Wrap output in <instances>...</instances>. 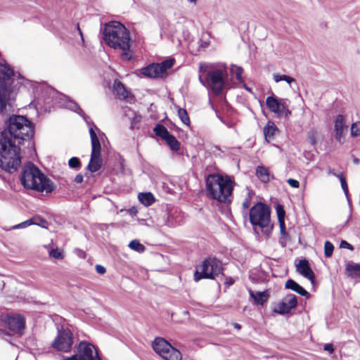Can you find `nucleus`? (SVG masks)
Returning <instances> with one entry per match:
<instances>
[{
	"mask_svg": "<svg viewBox=\"0 0 360 360\" xmlns=\"http://www.w3.org/2000/svg\"><path fill=\"white\" fill-rule=\"evenodd\" d=\"M256 173L259 179L264 183H267L270 181V175L269 170L263 167L258 166L256 169Z\"/></svg>",
	"mask_w": 360,
	"mask_h": 360,
	"instance_id": "a878e982",
	"label": "nucleus"
},
{
	"mask_svg": "<svg viewBox=\"0 0 360 360\" xmlns=\"http://www.w3.org/2000/svg\"><path fill=\"white\" fill-rule=\"evenodd\" d=\"M292 115V112L288 108V103H286L285 108L282 109L281 116H284L285 118H289Z\"/></svg>",
	"mask_w": 360,
	"mask_h": 360,
	"instance_id": "c03bdc74",
	"label": "nucleus"
},
{
	"mask_svg": "<svg viewBox=\"0 0 360 360\" xmlns=\"http://www.w3.org/2000/svg\"><path fill=\"white\" fill-rule=\"evenodd\" d=\"M103 39L109 46L122 50V60L129 61L131 58L129 32L122 24L116 21L105 24Z\"/></svg>",
	"mask_w": 360,
	"mask_h": 360,
	"instance_id": "f03ea898",
	"label": "nucleus"
},
{
	"mask_svg": "<svg viewBox=\"0 0 360 360\" xmlns=\"http://www.w3.org/2000/svg\"><path fill=\"white\" fill-rule=\"evenodd\" d=\"M174 63V59L165 60L162 63H158L159 68L162 69L161 73L163 77L167 75V71L173 66Z\"/></svg>",
	"mask_w": 360,
	"mask_h": 360,
	"instance_id": "c756f323",
	"label": "nucleus"
},
{
	"mask_svg": "<svg viewBox=\"0 0 360 360\" xmlns=\"http://www.w3.org/2000/svg\"><path fill=\"white\" fill-rule=\"evenodd\" d=\"M286 75H274V79L276 82H279L281 81H285L287 78Z\"/></svg>",
	"mask_w": 360,
	"mask_h": 360,
	"instance_id": "de8ad7c7",
	"label": "nucleus"
},
{
	"mask_svg": "<svg viewBox=\"0 0 360 360\" xmlns=\"http://www.w3.org/2000/svg\"><path fill=\"white\" fill-rule=\"evenodd\" d=\"M291 309V307L288 305L287 302L283 300L278 304L275 311L279 314H285L289 313Z\"/></svg>",
	"mask_w": 360,
	"mask_h": 360,
	"instance_id": "7c9ffc66",
	"label": "nucleus"
},
{
	"mask_svg": "<svg viewBox=\"0 0 360 360\" xmlns=\"http://www.w3.org/2000/svg\"><path fill=\"white\" fill-rule=\"evenodd\" d=\"M199 72L206 74L207 87L219 96L229 84V74L225 65L212 66L206 63H200Z\"/></svg>",
	"mask_w": 360,
	"mask_h": 360,
	"instance_id": "39448f33",
	"label": "nucleus"
},
{
	"mask_svg": "<svg viewBox=\"0 0 360 360\" xmlns=\"http://www.w3.org/2000/svg\"><path fill=\"white\" fill-rule=\"evenodd\" d=\"M103 165V159L101 156L91 155L89 162L87 165V169L91 172L98 171Z\"/></svg>",
	"mask_w": 360,
	"mask_h": 360,
	"instance_id": "6ab92c4d",
	"label": "nucleus"
},
{
	"mask_svg": "<svg viewBox=\"0 0 360 360\" xmlns=\"http://www.w3.org/2000/svg\"><path fill=\"white\" fill-rule=\"evenodd\" d=\"M325 351H327L329 354L334 352V347L332 344H326L323 347Z\"/></svg>",
	"mask_w": 360,
	"mask_h": 360,
	"instance_id": "3c124183",
	"label": "nucleus"
},
{
	"mask_svg": "<svg viewBox=\"0 0 360 360\" xmlns=\"http://www.w3.org/2000/svg\"><path fill=\"white\" fill-rule=\"evenodd\" d=\"M233 68H236L235 74H236V78L238 82L242 81V74L243 72V70L241 67H238L236 65H233Z\"/></svg>",
	"mask_w": 360,
	"mask_h": 360,
	"instance_id": "37998d69",
	"label": "nucleus"
},
{
	"mask_svg": "<svg viewBox=\"0 0 360 360\" xmlns=\"http://www.w3.org/2000/svg\"><path fill=\"white\" fill-rule=\"evenodd\" d=\"M288 84H291L292 83H296L295 79L293 77L290 76H287V78L285 80Z\"/></svg>",
	"mask_w": 360,
	"mask_h": 360,
	"instance_id": "13d9d810",
	"label": "nucleus"
},
{
	"mask_svg": "<svg viewBox=\"0 0 360 360\" xmlns=\"http://www.w3.org/2000/svg\"><path fill=\"white\" fill-rule=\"evenodd\" d=\"M64 360H82V359L80 358V356L79 355L75 354V355H72L70 357H67Z\"/></svg>",
	"mask_w": 360,
	"mask_h": 360,
	"instance_id": "4d7b16f0",
	"label": "nucleus"
},
{
	"mask_svg": "<svg viewBox=\"0 0 360 360\" xmlns=\"http://www.w3.org/2000/svg\"><path fill=\"white\" fill-rule=\"evenodd\" d=\"M49 96L53 101V99L59 100L58 103L60 106H63L66 108L70 110H72L77 112L78 115L82 116L84 120L89 124L90 117L87 116L82 109L79 107V105L74 101L71 100L70 98L63 95L54 89H49Z\"/></svg>",
	"mask_w": 360,
	"mask_h": 360,
	"instance_id": "1a4fd4ad",
	"label": "nucleus"
},
{
	"mask_svg": "<svg viewBox=\"0 0 360 360\" xmlns=\"http://www.w3.org/2000/svg\"><path fill=\"white\" fill-rule=\"evenodd\" d=\"M83 176L82 174H78L76 175L75 178V181L76 183H78V184H80L83 181Z\"/></svg>",
	"mask_w": 360,
	"mask_h": 360,
	"instance_id": "6e6d98bb",
	"label": "nucleus"
},
{
	"mask_svg": "<svg viewBox=\"0 0 360 360\" xmlns=\"http://www.w3.org/2000/svg\"><path fill=\"white\" fill-rule=\"evenodd\" d=\"M351 135L352 136H360V122H354L352 124Z\"/></svg>",
	"mask_w": 360,
	"mask_h": 360,
	"instance_id": "ea45409f",
	"label": "nucleus"
},
{
	"mask_svg": "<svg viewBox=\"0 0 360 360\" xmlns=\"http://www.w3.org/2000/svg\"><path fill=\"white\" fill-rule=\"evenodd\" d=\"M77 28L78 32H79V34H80V36H81V37H82V39L83 40V35H82V32L81 29L79 28V25H78V24H77Z\"/></svg>",
	"mask_w": 360,
	"mask_h": 360,
	"instance_id": "680f3d73",
	"label": "nucleus"
},
{
	"mask_svg": "<svg viewBox=\"0 0 360 360\" xmlns=\"http://www.w3.org/2000/svg\"><path fill=\"white\" fill-rule=\"evenodd\" d=\"M129 248L139 253H142L145 251L146 247L142 245L138 240H132L129 244Z\"/></svg>",
	"mask_w": 360,
	"mask_h": 360,
	"instance_id": "2f4dec72",
	"label": "nucleus"
},
{
	"mask_svg": "<svg viewBox=\"0 0 360 360\" xmlns=\"http://www.w3.org/2000/svg\"><path fill=\"white\" fill-rule=\"evenodd\" d=\"M24 77L1 58V169L12 174L21 164L20 145L34 136V127L23 115L11 114L15 111V99Z\"/></svg>",
	"mask_w": 360,
	"mask_h": 360,
	"instance_id": "f257e3e1",
	"label": "nucleus"
},
{
	"mask_svg": "<svg viewBox=\"0 0 360 360\" xmlns=\"http://www.w3.org/2000/svg\"><path fill=\"white\" fill-rule=\"evenodd\" d=\"M338 179L340 181L341 187H342L347 200H349V190H348V186H347L346 179L342 173L338 174Z\"/></svg>",
	"mask_w": 360,
	"mask_h": 360,
	"instance_id": "c9c22d12",
	"label": "nucleus"
},
{
	"mask_svg": "<svg viewBox=\"0 0 360 360\" xmlns=\"http://www.w3.org/2000/svg\"><path fill=\"white\" fill-rule=\"evenodd\" d=\"M161 68H159L158 63H152L140 70V72L148 78H162Z\"/></svg>",
	"mask_w": 360,
	"mask_h": 360,
	"instance_id": "4468645a",
	"label": "nucleus"
},
{
	"mask_svg": "<svg viewBox=\"0 0 360 360\" xmlns=\"http://www.w3.org/2000/svg\"><path fill=\"white\" fill-rule=\"evenodd\" d=\"M250 205V200L249 198H245L243 202V207L244 209H248Z\"/></svg>",
	"mask_w": 360,
	"mask_h": 360,
	"instance_id": "5fc2aeb1",
	"label": "nucleus"
},
{
	"mask_svg": "<svg viewBox=\"0 0 360 360\" xmlns=\"http://www.w3.org/2000/svg\"><path fill=\"white\" fill-rule=\"evenodd\" d=\"M234 327L237 329H240L241 328L240 325L238 323H235Z\"/></svg>",
	"mask_w": 360,
	"mask_h": 360,
	"instance_id": "e2e57ef3",
	"label": "nucleus"
},
{
	"mask_svg": "<svg viewBox=\"0 0 360 360\" xmlns=\"http://www.w3.org/2000/svg\"><path fill=\"white\" fill-rule=\"evenodd\" d=\"M233 182L228 175L210 174L205 177L206 195L220 202H231Z\"/></svg>",
	"mask_w": 360,
	"mask_h": 360,
	"instance_id": "20e7f679",
	"label": "nucleus"
},
{
	"mask_svg": "<svg viewBox=\"0 0 360 360\" xmlns=\"http://www.w3.org/2000/svg\"><path fill=\"white\" fill-rule=\"evenodd\" d=\"M78 353L82 360H101L94 346L88 342L79 343Z\"/></svg>",
	"mask_w": 360,
	"mask_h": 360,
	"instance_id": "9b49d317",
	"label": "nucleus"
},
{
	"mask_svg": "<svg viewBox=\"0 0 360 360\" xmlns=\"http://www.w3.org/2000/svg\"><path fill=\"white\" fill-rule=\"evenodd\" d=\"M276 213H277V216H278V221L284 220L285 212L283 206L281 205H278L276 206Z\"/></svg>",
	"mask_w": 360,
	"mask_h": 360,
	"instance_id": "a19ab883",
	"label": "nucleus"
},
{
	"mask_svg": "<svg viewBox=\"0 0 360 360\" xmlns=\"http://www.w3.org/2000/svg\"><path fill=\"white\" fill-rule=\"evenodd\" d=\"M20 180L24 188L47 193L56 189L54 183L47 178L32 162L24 165L20 174Z\"/></svg>",
	"mask_w": 360,
	"mask_h": 360,
	"instance_id": "7ed1b4c3",
	"label": "nucleus"
},
{
	"mask_svg": "<svg viewBox=\"0 0 360 360\" xmlns=\"http://www.w3.org/2000/svg\"><path fill=\"white\" fill-rule=\"evenodd\" d=\"M288 184L292 188H299L300 186V182L294 179H288L287 180Z\"/></svg>",
	"mask_w": 360,
	"mask_h": 360,
	"instance_id": "a18cd8bd",
	"label": "nucleus"
},
{
	"mask_svg": "<svg viewBox=\"0 0 360 360\" xmlns=\"http://www.w3.org/2000/svg\"><path fill=\"white\" fill-rule=\"evenodd\" d=\"M38 221H46L44 219H43L41 218L34 217L32 219H27L23 222H21L18 224L13 226L12 229H25V228H26L30 225H32V224L39 225Z\"/></svg>",
	"mask_w": 360,
	"mask_h": 360,
	"instance_id": "393cba45",
	"label": "nucleus"
},
{
	"mask_svg": "<svg viewBox=\"0 0 360 360\" xmlns=\"http://www.w3.org/2000/svg\"><path fill=\"white\" fill-rule=\"evenodd\" d=\"M246 89H247L248 91H250V88L246 87Z\"/></svg>",
	"mask_w": 360,
	"mask_h": 360,
	"instance_id": "774afa93",
	"label": "nucleus"
},
{
	"mask_svg": "<svg viewBox=\"0 0 360 360\" xmlns=\"http://www.w3.org/2000/svg\"><path fill=\"white\" fill-rule=\"evenodd\" d=\"M69 167L72 169H79L81 167V162L77 157H72L69 160Z\"/></svg>",
	"mask_w": 360,
	"mask_h": 360,
	"instance_id": "4c0bfd02",
	"label": "nucleus"
},
{
	"mask_svg": "<svg viewBox=\"0 0 360 360\" xmlns=\"http://www.w3.org/2000/svg\"><path fill=\"white\" fill-rule=\"evenodd\" d=\"M161 357L165 360H181L182 359L181 352L172 345L168 348L167 353L162 354Z\"/></svg>",
	"mask_w": 360,
	"mask_h": 360,
	"instance_id": "5701e85b",
	"label": "nucleus"
},
{
	"mask_svg": "<svg viewBox=\"0 0 360 360\" xmlns=\"http://www.w3.org/2000/svg\"><path fill=\"white\" fill-rule=\"evenodd\" d=\"M49 256L57 259H62L64 257L63 251L58 248L51 249L49 251Z\"/></svg>",
	"mask_w": 360,
	"mask_h": 360,
	"instance_id": "58836bf2",
	"label": "nucleus"
},
{
	"mask_svg": "<svg viewBox=\"0 0 360 360\" xmlns=\"http://www.w3.org/2000/svg\"><path fill=\"white\" fill-rule=\"evenodd\" d=\"M91 124H92V126H93L94 127H95L96 129H97V128H96V126L94 123H91Z\"/></svg>",
	"mask_w": 360,
	"mask_h": 360,
	"instance_id": "69168bd1",
	"label": "nucleus"
},
{
	"mask_svg": "<svg viewBox=\"0 0 360 360\" xmlns=\"http://www.w3.org/2000/svg\"><path fill=\"white\" fill-rule=\"evenodd\" d=\"M340 248H346V249H348V250H354L353 246L350 243L347 242L346 240H342L341 241V243H340Z\"/></svg>",
	"mask_w": 360,
	"mask_h": 360,
	"instance_id": "49530a36",
	"label": "nucleus"
},
{
	"mask_svg": "<svg viewBox=\"0 0 360 360\" xmlns=\"http://www.w3.org/2000/svg\"><path fill=\"white\" fill-rule=\"evenodd\" d=\"M283 300L287 302L288 305L292 309L295 308L297 304V297L293 294L288 295Z\"/></svg>",
	"mask_w": 360,
	"mask_h": 360,
	"instance_id": "72a5a7b5",
	"label": "nucleus"
},
{
	"mask_svg": "<svg viewBox=\"0 0 360 360\" xmlns=\"http://www.w3.org/2000/svg\"><path fill=\"white\" fill-rule=\"evenodd\" d=\"M221 262L216 257H209L196 268L194 280L198 282L201 279H214V276L221 272Z\"/></svg>",
	"mask_w": 360,
	"mask_h": 360,
	"instance_id": "0eeeda50",
	"label": "nucleus"
},
{
	"mask_svg": "<svg viewBox=\"0 0 360 360\" xmlns=\"http://www.w3.org/2000/svg\"><path fill=\"white\" fill-rule=\"evenodd\" d=\"M1 322L12 332L22 335L26 326V319L22 314L17 313H1Z\"/></svg>",
	"mask_w": 360,
	"mask_h": 360,
	"instance_id": "6e6552de",
	"label": "nucleus"
},
{
	"mask_svg": "<svg viewBox=\"0 0 360 360\" xmlns=\"http://www.w3.org/2000/svg\"><path fill=\"white\" fill-rule=\"evenodd\" d=\"M346 274L351 278H360V264L349 262L345 266Z\"/></svg>",
	"mask_w": 360,
	"mask_h": 360,
	"instance_id": "aec40b11",
	"label": "nucleus"
},
{
	"mask_svg": "<svg viewBox=\"0 0 360 360\" xmlns=\"http://www.w3.org/2000/svg\"><path fill=\"white\" fill-rule=\"evenodd\" d=\"M279 223V227H280V232L281 237L285 238V236L288 235L285 228V224L284 220H280L278 221Z\"/></svg>",
	"mask_w": 360,
	"mask_h": 360,
	"instance_id": "79ce46f5",
	"label": "nucleus"
},
{
	"mask_svg": "<svg viewBox=\"0 0 360 360\" xmlns=\"http://www.w3.org/2000/svg\"><path fill=\"white\" fill-rule=\"evenodd\" d=\"M153 131L156 136L160 137L163 140L170 134L167 129L161 124H157L153 129Z\"/></svg>",
	"mask_w": 360,
	"mask_h": 360,
	"instance_id": "bb28decb",
	"label": "nucleus"
},
{
	"mask_svg": "<svg viewBox=\"0 0 360 360\" xmlns=\"http://www.w3.org/2000/svg\"><path fill=\"white\" fill-rule=\"evenodd\" d=\"M345 129L346 127L344 125V117L342 115H338L335 120V137L340 143L342 142Z\"/></svg>",
	"mask_w": 360,
	"mask_h": 360,
	"instance_id": "f3484780",
	"label": "nucleus"
},
{
	"mask_svg": "<svg viewBox=\"0 0 360 360\" xmlns=\"http://www.w3.org/2000/svg\"><path fill=\"white\" fill-rule=\"evenodd\" d=\"M72 344V332L68 328H61L58 330V335L52 343V346L57 350L68 352L71 349Z\"/></svg>",
	"mask_w": 360,
	"mask_h": 360,
	"instance_id": "9d476101",
	"label": "nucleus"
},
{
	"mask_svg": "<svg viewBox=\"0 0 360 360\" xmlns=\"http://www.w3.org/2000/svg\"><path fill=\"white\" fill-rule=\"evenodd\" d=\"M249 219L257 234L260 231L266 237L270 236L273 225L271 224V210L268 205L260 202L255 204L250 210Z\"/></svg>",
	"mask_w": 360,
	"mask_h": 360,
	"instance_id": "423d86ee",
	"label": "nucleus"
},
{
	"mask_svg": "<svg viewBox=\"0 0 360 360\" xmlns=\"http://www.w3.org/2000/svg\"><path fill=\"white\" fill-rule=\"evenodd\" d=\"M166 143L173 151H178L180 149V143L177 141L174 136L169 134L165 139Z\"/></svg>",
	"mask_w": 360,
	"mask_h": 360,
	"instance_id": "cd10ccee",
	"label": "nucleus"
},
{
	"mask_svg": "<svg viewBox=\"0 0 360 360\" xmlns=\"http://www.w3.org/2000/svg\"><path fill=\"white\" fill-rule=\"evenodd\" d=\"M235 281L233 278H232L231 277H228L226 278V281L224 282V285L229 288L230 287L231 285H232L233 283H234Z\"/></svg>",
	"mask_w": 360,
	"mask_h": 360,
	"instance_id": "864d4df0",
	"label": "nucleus"
},
{
	"mask_svg": "<svg viewBox=\"0 0 360 360\" xmlns=\"http://www.w3.org/2000/svg\"><path fill=\"white\" fill-rule=\"evenodd\" d=\"M198 79H199L200 82L203 86H207V83H206V74H205V73H200V75H199Z\"/></svg>",
	"mask_w": 360,
	"mask_h": 360,
	"instance_id": "09e8293b",
	"label": "nucleus"
},
{
	"mask_svg": "<svg viewBox=\"0 0 360 360\" xmlns=\"http://www.w3.org/2000/svg\"><path fill=\"white\" fill-rule=\"evenodd\" d=\"M297 267V271L305 277L306 278L309 279L311 283H314V274L309 265V262L306 259H301L300 260L298 264L296 266Z\"/></svg>",
	"mask_w": 360,
	"mask_h": 360,
	"instance_id": "ddd939ff",
	"label": "nucleus"
},
{
	"mask_svg": "<svg viewBox=\"0 0 360 360\" xmlns=\"http://www.w3.org/2000/svg\"><path fill=\"white\" fill-rule=\"evenodd\" d=\"M287 103L286 98H278L274 96H269L266 99V105L269 110L276 114L277 117H281L282 109L285 108Z\"/></svg>",
	"mask_w": 360,
	"mask_h": 360,
	"instance_id": "f8f14e48",
	"label": "nucleus"
},
{
	"mask_svg": "<svg viewBox=\"0 0 360 360\" xmlns=\"http://www.w3.org/2000/svg\"><path fill=\"white\" fill-rule=\"evenodd\" d=\"M359 160L358 158H354V164H359Z\"/></svg>",
	"mask_w": 360,
	"mask_h": 360,
	"instance_id": "0e129e2a",
	"label": "nucleus"
},
{
	"mask_svg": "<svg viewBox=\"0 0 360 360\" xmlns=\"http://www.w3.org/2000/svg\"><path fill=\"white\" fill-rule=\"evenodd\" d=\"M249 293H250V297L254 300V301L257 304L262 305L264 302H266V300H268V297H269V294H268L267 291H266V290L263 291V292H259V291L255 292L252 290H249Z\"/></svg>",
	"mask_w": 360,
	"mask_h": 360,
	"instance_id": "4be33fe9",
	"label": "nucleus"
},
{
	"mask_svg": "<svg viewBox=\"0 0 360 360\" xmlns=\"http://www.w3.org/2000/svg\"><path fill=\"white\" fill-rule=\"evenodd\" d=\"M278 130L275 124L272 122H268L264 128V134L266 139L271 138L274 136L275 132Z\"/></svg>",
	"mask_w": 360,
	"mask_h": 360,
	"instance_id": "c85d7f7f",
	"label": "nucleus"
},
{
	"mask_svg": "<svg viewBox=\"0 0 360 360\" xmlns=\"http://www.w3.org/2000/svg\"><path fill=\"white\" fill-rule=\"evenodd\" d=\"M170 345H171L162 338H156L153 342V348L154 351L160 356H162L165 353H167Z\"/></svg>",
	"mask_w": 360,
	"mask_h": 360,
	"instance_id": "2eb2a0df",
	"label": "nucleus"
},
{
	"mask_svg": "<svg viewBox=\"0 0 360 360\" xmlns=\"http://www.w3.org/2000/svg\"><path fill=\"white\" fill-rule=\"evenodd\" d=\"M139 200L145 206H150L155 202L153 195L148 193H140L138 195Z\"/></svg>",
	"mask_w": 360,
	"mask_h": 360,
	"instance_id": "b1692460",
	"label": "nucleus"
},
{
	"mask_svg": "<svg viewBox=\"0 0 360 360\" xmlns=\"http://www.w3.org/2000/svg\"><path fill=\"white\" fill-rule=\"evenodd\" d=\"M327 174H328V175H333V176H336V177H338V174H339L335 173V172H334V170H333V169H330V168H328V170H327Z\"/></svg>",
	"mask_w": 360,
	"mask_h": 360,
	"instance_id": "bf43d9fd",
	"label": "nucleus"
},
{
	"mask_svg": "<svg viewBox=\"0 0 360 360\" xmlns=\"http://www.w3.org/2000/svg\"><path fill=\"white\" fill-rule=\"evenodd\" d=\"M285 287L307 298H309L310 296L309 293L304 288L292 279H288L285 282Z\"/></svg>",
	"mask_w": 360,
	"mask_h": 360,
	"instance_id": "a211bd4d",
	"label": "nucleus"
},
{
	"mask_svg": "<svg viewBox=\"0 0 360 360\" xmlns=\"http://www.w3.org/2000/svg\"><path fill=\"white\" fill-rule=\"evenodd\" d=\"M197 0H189L191 2H195Z\"/></svg>",
	"mask_w": 360,
	"mask_h": 360,
	"instance_id": "338daca9",
	"label": "nucleus"
},
{
	"mask_svg": "<svg viewBox=\"0 0 360 360\" xmlns=\"http://www.w3.org/2000/svg\"><path fill=\"white\" fill-rule=\"evenodd\" d=\"M89 134L91 142V155L101 156V146L97 134L93 127L89 129Z\"/></svg>",
	"mask_w": 360,
	"mask_h": 360,
	"instance_id": "dca6fc26",
	"label": "nucleus"
},
{
	"mask_svg": "<svg viewBox=\"0 0 360 360\" xmlns=\"http://www.w3.org/2000/svg\"><path fill=\"white\" fill-rule=\"evenodd\" d=\"M75 251L79 257H80L82 259H84L86 257V252L84 250L77 248V249H75Z\"/></svg>",
	"mask_w": 360,
	"mask_h": 360,
	"instance_id": "603ef678",
	"label": "nucleus"
},
{
	"mask_svg": "<svg viewBox=\"0 0 360 360\" xmlns=\"http://www.w3.org/2000/svg\"><path fill=\"white\" fill-rule=\"evenodd\" d=\"M285 238H283L281 237L280 240H279V243L281 244V245L283 247V248H285L286 246V243L285 241Z\"/></svg>",
	"mask_w": 360,
	"mask_h": 360,
	"instance_id": "052dcab7",
	"label": "nucleus"
},
{
	"mask_svg": "<svg viewBox=\"0 0 360 360\" xmlns=\"http://www.w3.org/2000/svg\"><path fill=\"white\" fill-rule=\"evenodd\" d=\"M113 88L114 92L118 98L125 99L128 97L129 92L121 82L115 81Z\"/></svg>",
	"mask_w": 360,
	"mask_h": 360,
	"instance_id": "412c9836",
	"label": "nucleus"
},
{
	"mask_svg": "<svg viewBox=\"0 0 360 360\" xmlns=\"http://www.w3.org/2000/svg\"><path fill=\"white\" fill-rule=\"evenodd\" d=\"M96 272L99 274H103L106 272V269L103 266L100 264L96 265Z\"/></svg>",
	"mask_w": 360,
	"mask_h": 360,
	"instance_id": "8fccbe9b",
	"label": "nucleus"
},
{
	"mask_svg": "<svg viewBox=\"0 0 360 360\" xmlns=\"http://www.w3.org/2000/svg\"><path fill=\"white\" fill-rule=\"evenodd\" d=\"M178 116L184 124L190 126V118L187 111L184 108H179L178 110Z\"/></svg>",
	"mask_w": 360,
	"mask_h": 360,
	"instance_id": "473e14b6",
	"label": "nucleus"
},
{
	"mask_svg": "<svg viewBox=\"0 0 360 360\" xmlns=\"http://www.w3.org/2000/svg\"><path fill=\"white\" fill-rule=\"evenodd\" d=\"M317 135H318V131L314 128L311 129L307 133V139L312 146H315L317 143V141H316Z\"/></svg>",
	"mask_w": 360,
	"mask_h": 360,
	"instance_id": "f704fd0d",
	"label": "nucleus"
},
{
	"mask_svg": "<svg viewBox=\"0 0 360 360\" xmlns=\"http://www.w3.org/2000/svg\"><path fill=\"white\" fill-rule=\"evenodd\" d=\"M334 245L330 241H326L324 244V255L326 257H330L333 252Z\"/></svg>",
	"mask_w": 360,
	"mask_h": 360,
	"instance_id": "e433bc0d",
	"label": "nucleus"
}]
</instances>
